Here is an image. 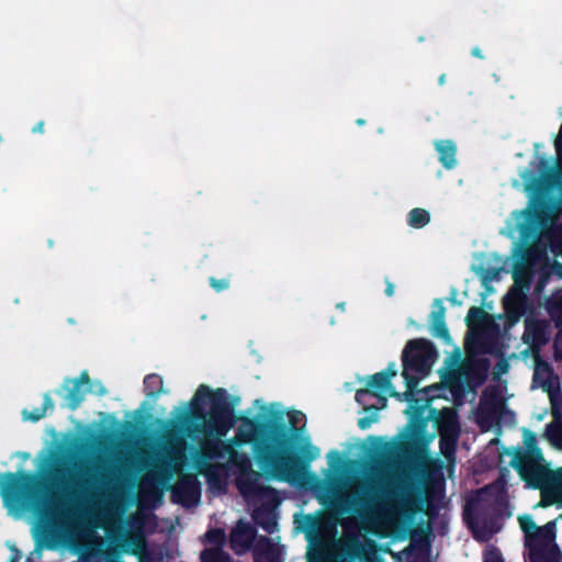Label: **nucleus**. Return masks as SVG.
<instances>
[{
  "label": "nucleus",
  "mask_w": 562,
  "mask_h": 562,
  "mask_svg": "<svg viewBox=\"0 0 562 562\" xmlns=\"http://www.w3.org/2000/svg\"><path fill=\"white\" fill-rule=\"evenodd\" d=\"M255 533V529L250 524L241 520L238 521L231 533L232 549L238 554L246 552L254 542Z\"/></svg>",
  "instance_id": "nucleus-20"
},
{
  "label": "nucleus",
  "mask_w": 562,
  "mask_h": 562,
  "mask_svg": "<svg viewBox=\"0 0 562 562\" xmlns=\"http://www.w3.org/2000/svg\"><path fill=\"white\" fill-rule=\"evenodd\" d=\"M89 384L90 385L89 389L87 387V392H91L99 395L105 394L106 390L100 381H95L92 383L89 382Z\"/></svg>",
  "instance_id": "nucleus-40"
},
{
  "label": "nucleus",
  "mask_w": 562,
  "mask_h": 562,
  "mask_svg": "<svg viewBox=\"0 0 562 562\" xmlns=\"http://www.w3.org/2000/svg\"><path fill=\"white\" fill-rule=\"evenodd\" d=\"M370 386L358 390L356 393V401L363 407L364 411L374 408L376 411L382 409L386 406V398L383 395H378L376 392Z\"/></svg>",
  "instance_id": "nucleus-23"
},
{
  "label": "nucleus",
  "mask_w": 562,
  "mask_h": 562,
  "mask_svg": "<svg viewBox=\"0 0 562 562\" xmlns=\"http://www.w3.org/2000/svg\"><path fill=\"white\" fill-rule=\"evenodd\" d=\"M9 552L11 562H19L21 558L19 551L14 547H9Z\"/></svg>",
  "instance_id": "nucleus-43"
},
{
  "label": "nucleus",
  "mask_w": 562,
  "mask_h": 562,
  "mask_svg": "<svg viewBox=\"0 0 562 562\" xmlns=\"http://www.w3.org/2000/svg\"><path fill=\"white\" fill-rule=\"evenodd\" d=\"M172 493L176 502L184 506L195 505L201 495L200 483L194 476H184L175 485Z\"/></svg>",
  "instance_id": "nucleus-17"
},
{
  "label": "nucleus",
  "mask_w": 562,
  "mask_h": 562,
  "mask_svg": "<svg viewBox=\"0 0 562 562\" xmlns=\"http://www.w3.org/2000/svg\"><path fill=\"white\" fill-rule=\"evenodd\" d=\"M524 442L529 450L516 452L510 460L512 467L518 471L527 486L540 491L538 507H562V465L555 470L548 468L540 451L533 449L536 436L531 431H524Z\"/></svg>",
  "instance_id": "nucleus-3"
},
{
  "label": "nucleus",
  "mask_w": 562,
  "mask_h": 562,
  "mask_svg": "<svg viewBox=\"0 0 562 562\" xmlns=\"http://www.w3.org/2000/svg\"><path fill=\"white\" fill-rule=\"evenodd\" d=\"M203 562H232L227 553L220 548H206L201 554Z\"/></svg>",
  "instance_id": "nucleus-30"
},
{
  "label": "nucleus",
  "mask_w": 562,
  "mask_h": 562,
  "mask_svg": "<svg viewBox=\"0 0 562 562\" xmlns=\"http://www.w3.org/2000/svg\"><path fill=\"white\" fill-rule=\"evenodd\" d=\"M302 454L305 459H307L308 461H312V460L317 459L321 456V450L316 446H314L310 441H307L302 447Z\"/></svg>",
  "instance_id": "nucleus-33"
},
{
  "label": "nucleus",
  "mask_w": 562,
  "mask_h": 562,
  "mask_svg": "<svg viewBox=\"0 0 562 562\" xmlns=\"http://www.w3.org/2000/svg\"><path fill=\"white\" fill-rule=\"evenodd\" d=\"M224 451L217 458L232 461L236 474V484L240 494L252 509L254 520L265 530L272 533L277 529L273 491L259 485L260 475L251 469L249 458L236 454L231 447L223 446Z\"/></svg>",
  "instance_id": "nucleus-4"
},
{
  "label": "nucleus",
  "mask_w": 562,
  "mask_h": 562,
  "mask_svg": "<svg viewBox=\"0 0 562 562\" xmlns=\"http://www.w3.org/2000/svg\"><path fill=\"white\" fill-rule=\"evenodd\" d=\"M256 562H281L283 547L272 540L260 539L254 550Z\"/></svg>",
  "instance_id": "nucleus-21"
},
{
  "label": "nucleus",
  "mask_w": 562,
  "mask_h": 562,
  "mask_svg": "<svg viewBox=\"0 0 562 562\" xmlns=\"http://www.w3.org/2000/svg\"><path fill=\"white\" fill-rule=\"evenodd\" d=\"M555 353L559 358H562V330L559 331L557 338H555Z\"/></svg>",
  "instance_id": "nucleus-42"
},
{
  "label": "nucleus",
  "mask_w": 562,
  "mask_h": 562,
  "mask_svg": "<svg viewBox=\"0 0 562 562\" xmlns=\"http://www.w3.org/2000/svg\"><path fill=\"white\" fill-rule=\"evenodd\" d=\"M541 288H543V284L541 283L540 285H538V290H540Z\"/></svg>",
  "instance_id": "nucleus-52"
},
{
  "label": "nucleus",
  "mask_w": 562,
  "mask_h": 562,
  "mask_svg": "<svg viewBox=\"0 0 562 562\" xmlns=\"http://www.w3.org/2000/svg\"><path fill=\"white\" fill-rule=\"evenodd\" d=\"M435 147L439 154V160L443 167L451 169L456 166V145L451 140H438Z\"/></svg>",
  "instance_id": "nucleus-26"
},
{
  "label": "nucleus",
  "mask_w": 562,
  "mask_h": 562,
  "mask_svg": "<svg viewBox=\"0 0 562 562\" xmlns=\"http://www.w3.org/2000/svg\"><path fill=\"white\" fill-rule=\"evenodd\" d=\"M487 493H488V490L486 488V490L481 491L477 496L481 499H484Z\"/></svg>",
  "instance_id": "nucleus-46"
},
{
  "label": "nucleus",
  "mask_w": 562,
  "mask_h": 562,
  "mask_svg": "<svg viewBox=\"0 0 562 562\" xmlns=\"http://www.w3.org/2000/svg\"><path fill=\"white\" fill-rule=\"evenodd\" d=\"M472 529H473V535H474V537H475L477 540H480V541H486V540H488V539L492 537L493 532H494V531H493V530H491V529H488V530L481 529V528L479 527V525H477V524H476V525H473Z\"/></svg>",
  "instance_id": "nucleus-38"
},
{
  "label": "nucleus",
  "mask_w": 562,
  "mask_h": 562,
  "mask_svg": "<svg viewBox=\"0 0 562 562\" xmlns=\"http://www.w3.org/2000/svg\"><path fill=\"white\" fill-rule=\"evenodd\" d=\"M439 81H440V83H443V81H445L443 76L440 77Z\"/></svg>",
  "instance_id": "nucleus-50"
},
{
  "label": "nucleus",
  "mask_w": 562,
  "mask_h": 562,
  "mask_svg": "<svg viewBox=\"0 0 562 562\" xmlns=\"http://www.w3.org/2000/svg\"><path fill=\"white\" fill-rule=\"evenodd\" d=\"M225 535L221 529H211L205 535V541L210 546L209 548H218L224 542Z\"/></svg>",
  "instance_id": "nucleus-32"
},
{
  "label": "nucleus",
  "mask_w": 562,
  "mask_h": 562,
  "mask_svg": "<svg viewBox=\"0 0 562 562\" xmlns=\"http://www.w3.org/2000/svg\"><path fill=\"white\" fill-rule=\"evenodd\" d=\"M52 407H53V402H52L50 397L49 396H45V398H44V407L36 408L34 412L24 411L23 412L24 419L36 422V420L41 419L45 415L47 408H52Z\"/></svg>",
  "instance_id": "nucleus-31"
},
{
  "label": "nucleus",
  "mask_w": 562,
  "mask_h": 562,
  "mask_svg": "<svg viewBox=\"0 0 562 562\" xmlns=\"http://www.w3.org/2000/svg\"><path fill=\"white\" fill-rule=\"evenodd\" d=\"M350 553V544L346 538L336 539L329 531L325 533L317 548L307 554V562H345Z\"/></svg>",
  "instance_id": "nucleus-11"
},
{
  "label": "nucleus",
  "mask_w": 562,
  "mask_h": 562,
  "mask_svg": "<svg viewBox=\"0 0 562 562\" xmlns=\"http://www.w3.org/2000/svg\"><path fill=\"white\" fill-rule=\"evenodd\" d=\"M470 362H471V360H469V361L465 363V368H469V367H470Z\"/></svg>",
  "instance_id": "nucleus-51"
},
{
  "label": "nucleus",
  "mask_w": 562,
  "mask_h": 562,
  "mask_svg": "<svg viewBox=\"0 0 562 562\" xmlns=\"http://www.w3.org/2000/svg\"><path fill=\"white\" fill-rule=\"evenodd\" d=\"M533 381L549 392L552 415L554 420L547 426L546 437L557 449L562 450V400L560 394L554 392V379L546 363H537Z\"/></svg>",
  "instance_id": "nucleus-8"
},
{
  "label": "nucleus",
  "mask_w": 562,
  "mask_h": 562,
  "mask_svg": "<svg viewBox=\"0 0 562 562\" xmlns=\"http://www.w3.org/2000/svg\"><path fill=\"white\" fill-rule=\"evenodd\" d=\"M115 515L106 513L102 518H98L92 526L85 527L78 535V541L82 546H94L100 543V537L97 536L95 528H103L106 531L114 529Z\"/></svg>",
  "instance_id": "nucleus-19"
},
{
  "label": "nucleus",
  "mask_w": 562,
  "mask_h": 562,
  "mask_svg": "<svg viewBox=\"0 0 562 562\" xmlns=\"http://www.w3.org/2000/svg\"><path fill=\"white\" fill-rule=\"evenodd\" d=\"M540 225L539 217L532 211L514 212L507 220L503 233L512 238L518 237L526 240L540 228Z\"/></svg>",
  "instance_id": "nucleus-13"
},
{
  "label": "nucleus",
  "mask_w": 562,
  "mask_h": 562,
  "mask_svg": "<svg viewBox=\"0 0 562 562\" xmlns=\"http://www.w3.org/2000/svg\"><path fill=\"white\" fill-rule=\"evenodd\" d=\"M437 353L432 345L425 339L409 341L403 351V378L406 387L415 389L436 362Z\"/></svg>",
  "instance_id": "nucleus-7"
},
{
  "label": "nucleus",
  "mask_w": 562,
  "mask_h": 562,
  "mask_svg": "<svg viewBox=\"0 0 562 562\" xmlns=\"http://www.w3.org/2000/svg\"><path fill=\"white\" fill-rule=\"evenodd\" d=\"M111 547L114 552L133 553L139 557L144 555L146 543L140 526L135 530L122 531L120 530L111 541Z\"/></svg>",
  "instance_id": "nucleus-15"
},
{
  "label": "nucleus",
  "mask_w": 562,
  "mask_h": 562,
  "mask_svg": "<svg viewBox=\"0 0 562 562\" xmlns=\"http://www.w3.org/2000/svg\"><path fill=\"white\" fill-rule=\"evenodd\" d=\"M504 409L503 386L498 383L485 390L476 412V423L483 431H488L497 424Z\"/></svg>",
  "instance_id": "nucleus-10"
},
{
  "label": "nucleus",
  "mask_w": 562,
  "mask_h": 562,
  "mask_svg": "<svg viewBox=\"0 0 562 562\" xmlns=\"http://www.w3.org/2000/svg\"><path fill=\"white\" fill-rule=\"evenodd\" d=\"M396 375V367L391 363L384 371L378 372L363 379L364 385L370 386L378 395L394 396L400 401L408 403L406 415L413 420L423 416L428 408V402L432 398L440 396L441 389L438 385H432L423 389L416 393L414 389H408L404 393H397L392 386L391 379Z\"/></svg>",
  "instance_id": "nucleus-5"
},
{
  "label": "nucleus",
  "mask_w": 562,
  "mask_h": 562,
  "mask_svg": "<svg viewBox=\"0 0 562 562\" xmlns=\"http://www.w3.org/2000/svg\"><path fill=\"white\" fill-rule=\"evenodd\" d=\"M401 513L396 504L382 502L372 506L362 518L361 528L379 536H394L400 529Z\"/></svg>",
  "instance_id": "nucleus-9"
},
{
  "label": "nucleus",
  "mask_w": 562,
  "mask_h": 562,
  "mask_svg": "<svg viewBox=\"0 0 562 562\" xmlns=\"http://www.w3.org/2000/svg\"><path fill=\"white\" fill-rule=\"evenodd\" d=\"M262 409L268 416H272L278 419H281L283 417L282 407H281V405H279L277 403H272L267 406H263Z\"/></svg>",
  "instance_id": "nucleus-35"
},
{
  "label": "nucleus",
  "mask_w": 562,
  "mask_h": 562,
  "mask_svg": "<svg viewBox=\"0 0 562 562\" xmlns=\"http://www.w3.org/2000/svg\"><path fill=\"white\" fill-rule=\"evenodd\" d=\"M472 54H473L474 56H476V57H480V58L482 57L481 50H480L479 48H474V49L472 50Z\"/></svg>",
  "instance_id": "nucleus-48"
},
{
  "label": "nucleus",
  "mask_w": 562,
  "mask_h": 562,
  "mask_svg": "<svg viewBox=\"0 0 562 562\" xmlns=\"http://www.w3.org/2000/svg\"><path fill=\"white\" fill-rule=\"evenodd\" d=\"M467 319L471 334L477 337L487 334L493 323L492 316L479 307H472Z\"/></svg>",
  "instance_id": "nucleus-22"
},
{
  "label": "nucleus",
  "mask_w": 562,
  "mask_h": 562,
  "mask_svg": "<svg viewBox=\"0 0 562 562\" xmlns=\"http://www.w3.org/2000/svg\"><path fill=\"white\" fill-rule=\"evenodd\" d=\"M445 307L442 302L435 301L434 310L431 312V331L434 336L449 339L448 329L446 328L445 322Z\"/></svg>",
  "instance_id": "nucleus-25"
},
{
  "label": "nucleus",
  "mask_w": 562,
  "mask_h": 562,
  "mask_svg": "<svg viewBox=\"0 0 562 562\" xmlns=\"http://www.w3.org/2000/svg\"><path fill=\"white\" fill-rule=\"evenodd\" d=\"M88 385L89 375L87 372H81L77 379L67 380L64 384L66 405L71 409L77 408L83 400Z\"/></svg>",
  "instance_id": "nucleus-18"
},
{
  "label": "nucleus",
  "mask_w": 562,
  "mask_h": 562,
  "mask_svg": "<svg viewBox=\"0 0 562 562\" xmlns=\"http://www.w3.org/2000/svg\"><path fill=\"white\" fill-rule=\"evenodd\" d=\"M189 409L196 417V432L206 437H216V440H207L202 446V454L196 461V467L206 477L210 488L214 493H221L225 490L228 477L231 475L236 477V468L233 462L217 458V454L224 451L223 446L231 447L232 451L238 454L232 445L221 440L236 423L234 411L226 402L224 391L214 392L203 384L198 387ZM237 423L235 442L256 441L254 450L258 467L269 479L285 482L296 479V462L293 458L285 456L288 446L284 430H269L262 439V436H259L258 426L251 419L240 417ZM244 454L248 458L246 453Z\"/></svg>",
  "instance_id": "nucleus-1"
},
{
  "label": "nucleus",
  "mask_w": 562,
  "mask_h": 562,
  "mask_svg": "<svg viewBox=\"0 0 562 562\" xmlns=\"http://www.w3.org/2000/svg\"><path fill=\"white\" fill-rule=\"evenodd\" d=\"M33 482L34 477L23 472L0 474V493L5 505L8 506L10 497L29 492Z\"/></svg>",
  "instance_id": "nucleus-16"
},
{
  "label": "nucleus",
  "mask_w": 562,
  "mask_h": 562,
  "mask_svg": "<svg viewBox=\"0 0 562 562\" xmlns=\"http://www.w3.org/2000/svg\"><path fill=\"white\" fill-rule=\"evenodd\" d=\"M548 311L558 324L562 323V290L552 295L548 302Z\"/></svg>",
  "instance_id": "nucleus-29"
},
{
  "label": "nucleus",
  "mask_w": 562,
  "mask_h": 562,
  "mask_svg": "<svg viewBox=\"0 0 562 562\" xmlns=\"http://www.w3.org/2000/svg\"><path fill=\"white\" fill-rule=\"evenodd\" d=\"M484 562H504L501 552L492 547H488L484 553Z\"/></svg>",
  "instance_id": "nucleus-36"
},
{
  "label": "nucleus",
  "mask_w": 562,
  "mask_h": 562,
  "mask_svg": "<svg viewBox=\"0 0 562 562\" xmlns=\"http://www.w3.org/2000/svg\"><path fill=\"white\" fill-rule=\"evenodd\" d=\"M525 342L531 345L533 348L547 341L546 326L541 322L526 321V330L524 333Z\"/></svg>",
  "instance_id": "nucleus-24"
},
{
  "label": "nucleus",
  "mask_w": 562,
  "mask_h": 562,
  "mask_svg": "<svg viewBox=\"0 0 562 562\" xmlns=\"http://www.w3.org/2000/svg\"><path fill=\"white\" fill-rule=\"evenodd\" d=\"M438 428L440 434L441 453L449 460L454 454L456 442L459 437V424L453 409L443 408L438 418Z\"/></svg>",
  "instance_id": "nucleus-12"
},
{
  "label": "nucleus",
  "mask_w": 562,
  "mask_h": 562,
  "mask_svg": "<svg viewBox=\"0 0 562 562\" xmlns=\"http://www.w3.org/2000/svg\"><path fill=\"white\" fill-rule=\"evenodd\" d=\"M393 292H394V288H393V285L389 284V285H387V288H386V293H387V295H390V296H391V295L393 294Z\"/></svg>",
  "instance_id": "nucleus-47"
},
{
  "label": "nucleus",
  "mask_w": 562,
  "mask_h": 562,
  "mask_svg": "<svg viewBox=\"0 0 562 562\" xmlns=\"http://www.w3.org/2000/svg\"><path fill=\"white\" fill-rule=\"evenodd\" d=\"M519 525L525 533V544L530 562H558L559 555L555 539V521L538 527L530 516L519 517Z\"/></svg>",
  "instance_id": "nucleus-6"
},
{
  "label": "nucleus",
  "mask_w": 562,
  "mask_h": 562,
  "mask_svg": "<svg viewBox=\"0 0 562 562\" xmlns=\"http://www.w3.org/2000/svg\"><path fill=\"white\" fill-rule=\"evenodd\" d=\"M168 479L157 471H151L145 475L139 485V502L143 506H156L160 499L164 490L167 487Z\"/></svg>",
  "instance_id": "nucleus-14"
},
{
  "label": "nucleus",
  "mask_w": 562,
  "mask_h": 562,
  "mask_svg": "<svg viewBox=\"0 0 562 562\" xmlns=\"http://www.w3.org/2000/svg\"><path fill=\"white\" fill-rule=\"evenodd\" d=\"M521 177H522V179H524L525 181H527V179H528V175H527V173H522V175H521Z\"/></svg>",
  "instance_id": "nucleus-49"
},
{
  "label": "nucleus",
  "mask_w": 562,
  "mask_h": 562,
  "mask_svg": "<svg viewBox=\"0 0 562 562\" xmlns=\"http://www.w3.org/2000/svg\"><path fill=\"white\" fill-rule=\"evenodd\" d=\"M359 426L361 428H367L369 426V423L367 420H364V419H360L359 420Z\"/></svg>",
  "instance_id": "nucleus-45"
},
{
  "label": "nucleus",
  "mask_w": 562,
  "mask_h": 562,
  "mask_svg": "<svg viewBox=\"0 0 562 562\" xmlns=\"http://www.w3.org/2000/svg\"><path fill=\"white\" fill-rule=\"evenodd\" d=\"M476 367L477 368H476V371H475V383L480 384L484 380V378H485V375L487 373L488 363L483 361V360H480L477 362Z\"/></svg>",
  "instance_id": "nucleus-37"
},
{
  "label": "nucleus",
  "mask_w": 562,
  "mask_h": 562,
  "mask_svg": "<svg viewBox=\"0 0 562 562\" xmlns=\"http://www.w3.org/2000/svg\"><path fill=\"white\" fill-rule=\"evenodd\" d=\"M558 257H562V226L541 234L537 243L527 251L525 258L527 267L515 270V283L504 299L505 308L510 318L516 321L522 314L525 290L529 289L533 272L539 271L541 278L552 272H561L562 266L557 260Z\"/></svg>",
  "instance_id": "nucleus-2"
},
{
  "label": "nucleus",
  "mask_w": 562,
  "mask_h": 562,
  "mask_svg": "<svg viewBox=\"0 0 562 562\" xmlns=\"http://www.w3.org/2000/svg\"><path fill=\"white\" fill-rule=\"evenodd\" d=\"M44 130V124L43 122H40L38 124H36L33 128V132H37V133H42Z\"/></svg>",
  "instance_id": "nucleus-44"
},
{
  "label": "nucleus",
  "mask_w": 562,
  "mask_h": 562,
  "mask_svg": "<svg viewBox=\"0 0 562 562\" xmlns=\"http://www.w3.org/2000/svg\"><path fill=\"white\" fill-rule=\"evenodd\" d=\"M290 424L293 428L304 427L306 423L305 415L301 412L288 413Z\"/></svg>",
  "instance_id": "nucleus-34"
},
{
  "label": "nucleus",
  "mask_w": 562,
  "mask_h": 562,
  "mask_svg": "<svg viewBox=\"0 0 562 562\" xmlns=\"http://www.w3.org/2000/svg\"><path fill=\"white\" fill-rule=\"evenodd\" d=\"M210 283L216 291H222L228 288V281L225 279L216 280L212 278Z\"/></svg>",
  "instance_id": "nucleus-41"
},
{
  "label": "nucleus",
  "mask_w": 562,
  "mask_h": 562,
  "mask_svg": "<svg viewBox=\"0 0 562 562\" xmlns=\"http://www.w3.org/2000/svg\"><path fill=\"white\" fill-rule=\"evenodd\" d=\"M144 390L148 396H157L160 393H166L164 390V382L158 374H149L144 379Z\"/></svg>",
  "instance_id": "nucleus-27"
},
{
  "label": "nucleus",
  "mask_w": 562,
  "mask_h": 562,
  "mask_svg": "<svg viewBox=\"0 0 562 562\" xmlns=\"http://www.w3.org/2000/svg\"><path fill=\"white\" fill-rule=\"evenodd\" d=\"M484 282L496 280L498 277V271L493 270H483L482 268L479 270Z\"/></svg>",
  "instance_id": "nucleus-39"
},
{
  "label": "nucleus",
  "mask_w": 562,
  "mask_h": 562,
  "mask_svg": "<svg viewBox=\"0 0 562 562\" xmlns=\"http://www.w3.org/2000/svg\"><path fill=\"white\" fill-rule=\"evenodd\" d=\"M408 224L414 228H422L430 221V214L424 209H413L407 216Z\"/></svg>",
  "instance_id": "nucleus-28"
}]
</instances>
